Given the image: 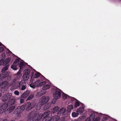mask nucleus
<instances>
[{
  "label": "nucleus",
  "instance_id": "nucleus-4",
  "mask_svg": "<svg viewBox=\"0 0 121 121\" xmlns=\"http://www.w3.org/2000/svg\"><path fill=\"white\" fill-rule=\"evenodd\" d=\"M30 72V70L29 69H26L24 71V73L22 77L24 81L27 80L29 77V74Z\"/></svg>",
  "mask_w": 121,
  "mask_h": 121
},
{
  "label": "nucleus",
  "instance_id": "nucleus-40",
  "mask_svg": "<svg viewBox=\"0 0 121 121\" xmlns=\"http://www.w3.org/2000/svg\"><path fill=\"white\" fill-rule=\"evenodd\" d=\"M1 59L4 60L5 58V55L4 53H2L1 56Z\"/></svg>",
  "mask_w": 121,
  "mask_h": 121
},
{
  "label": "nucleus",
  "instance_id": "nucleus-29",
  "mask_svg": "<svg viewBox=\"0 0 121 121\" xmlns=\"http://www.w3.org/2000/svg\"><path fill=\"white\" fill-rule=\"evenodd\" d=\"M79 114L78 112H73L72 113V116L73 117H78V115Z\"/></svg>",
  "mask_w": 121,
  "mask_h": 121
},
{
  "label": "nucleus",
  "instance_id": "nucleus-53",
  "mask_svg": "<svg viewBox=\"0 0 121 121\" xmlns=\"http://www.w3.org/2000/svg\"><path fill=\"white\" fill-rule=\"evenodd\" d=\"M32 77H31V80H30L31 82V81L33 82V80H32Z\"/></svg>",
  "mask_w": 121,
  "mask_h": 121
},
{
  "label": "nucleus",
  "instance_id": "nucleus-39",
  "mask_svg": "<svg viewBox=\"0 0 121 121\" xmlns=\"http://www.w3.org/2000/svg\"><path fill=\"white\" fill-rule=\"evenodd\" d=\"M62 96V98L64 99H66L67 98V95L63 93Z\"/></svg>",
  "mask_w": 121,
  "mask_h": 121
},
{
  "label": "nucleus",
  "instance_id": "nucleus-30",
  "mask_svg": "<svg viewBox=\"0 0 121 121\" xmlns=\"http://www.w3.org/2000/svg\"><path fill=\"white\" fill-rule=\"evenodd\" d=\"M40 74L38 72H37L35 74L34 77L35 78H36L39 77L40 76Z\"/></svg>",
  "mask_w": 121,
  "mask_h": 121
},
{
  "label": "nucleus",
  "instance_id": "nucleus-44",
  "mask_svg": "<svg viewBox=\"0 0 121 121\" xmlns=\"http://www.w3.org/2000/svg\"><path fill=\"white\" fill-rule=\"evenodd\" d=\"M42 93L41 91L37 93V95L39 96H41L42 95Z\"/></svg>",
  "mask_w": 121,
  "mask_h": 121
},
{
  "label": "nucleus",
  "instance_id": "nucleus-41",
  "mask_svg": "<svg viewBox=\"0 0 121 121\" xmlns=\"http://www.w3.org/2000/svg\"><path fill=\"white\" fill-rule=\"evenodd\" d=\"M30 86L33 89H34L35 88V86H36L35 84V83L33 84H30Z\"/></svg>",
  "mask_w": 121,
  "mask_h": 121
},
{
  "label": "nucleus",
  "instance_id": "nucleus-23",
  "mask_svg": "<svg viewBox=\"0 0 121 121\" xmlns=\"http://www.w3.org/2000/svg\"><path fill=\"white\" fill-rule=\"evenodd\" d=\"M73 109V106L72 105H69L67 107V111L68 112H69Z\"/></svg>",
  "mask_w": 121,
  "mask_h": 121
},
{
  "label": "nucleus",
  "instance_id": "nucleus-16",
  "mask_svg": "<svg viewBox=\"0 0 121 121\" xmlns=\"http://www.w3.org/2000/svg\"><path fill=\"white\" fill-rule=\"evenodd\" d=\"M50 113V111L48 110L45 112L43 114H41L42 118L43 117H48V116Z\"/></svg>",
  "mask_w": 121,
  "mask_h": 121
},
{
  "label": "nucleus",
  "instance_id": "nucleus-27",
  "mask_svg": "<svg viewBox=\"0 0 121 121\" xmlns=\"http://www.w3.org/2000/svg\"><path fill=\"white\" fill-rule=\"evenodd\" d=\"M21 69H20L16 74V75L17 76V78H19L21 77Z\"/></svg>",
  "mask_w": 121,
  "mask_h": 121
},
{
  "label": "nucleus",
  "instance_id": "nucleus-55",
  "mask_svg": "<svg viewBox=\"0 0 121 121\" xmlns=\"http://www.w3.org/2000/svg\"><path fill=\"white\" fill-rule=\"evenodd\" d=\"M1 95H2L1 94V93H0V97L1 96Z\"/></svg>",
  "mask_w": 121,
  "mask_h": 121
},
{
  "label": "nucleus",
  "instance_id": "nucleus-20",
  "mask_svg": "<svg viewBox=\"0 0 121 121\" xmlns=\"http://www.w3.org/2000/svg\"><path fill=\"white\" fill-rule=\"evenodd\" d=\"M11 60V59L10 58L8 57L7 58L3 63V65H5L8 64Z\"/></svg>",
  "mask_w": 121,
  "mask_h": 121
},
{
  "label": "nucleus",
  "instance_id": "nucleus-31",
  "mask_svg": "<svg viewBox=\"0 0 121 121\" xmlns=\"http://www.w3.org/2000/svg\"><path fill=\"white\" fill-rule=\"evenodd\" d=\"M50 105L49 104H46L44 107V110H46L48 109L50 107Z\"/></svg>",
  "mask_w": 121,
  "mask_h": 121
},
{
  "label": "nucleus",
  "instance_id": "nucleus-6",
  "mask_svg": "<svg viewBox=\"0 0 121 121\" xmlns=\"http://www.w3.org/2000/svg\"><path fill=\"white\" fill-rule=\"evenodd\" d=\"M49 98L48 97H42L39 100V102L43 105L46 104L48 101Z\"/></svg>",
  "mask_w": 121,
  "mask_h": 121
},
{
  "label": "nucleus",
  "instance_id": "nucleus-32",
  "mask_svg": "<svg viewBox=\"0 0 121 121\" xmlns=\"http://www.w3.org/2000/svg\"><path fill=\"white\" fill-rule=\"evenodd\" d=\"M43 117V119L42 121H50L51 119V118L49 117Z\"/></svg>",
  "mask_w": 121,
  "mask_h": 121
},
{
  "label": "nucleus",
  "instance_id": "nucleus-52",
  "mask_svg": "<svg viewBox=\"0 0 121 121\" xmlns=\"http://www.w3.org/2000/svg\"><path fill=\"white\" fill-rule=\"evenodd\" d=\"M16 81V79H14L13 80V82H15Z\"/></svg>",
  "mask_w": 121,
  "mask_h": 121
},
{
  "label": "nucleus",
  "instance_id": "nucleus-21",
  "mask_svg": "<svg viewBox=\"0 0 121 121\" xmlns=\"http://www.w3.org/2000/svg\"><path fill=\"white\" fill-rule=\"evenodd\" d=\"M83 109L84 108H83L80 107L77 110V112H78L79 114H81L83 112Z\"/></svg>",
  "mask_w": 121,
  "mask_h": 121
},
{
  "label": "nucleus",
  "instance_id": "nucleus-18",
  "mask_svg": "<svg viewBox=\"0 0 121 121\" xmlns=\"http://www.w3.org/2000/svg\"><path fill=\"white\" fill-rule=\"evenodd\" d=\"M9 66V65H8L2 68L1 70V72L2 73L6 74L7 72H6L5 71L8 69Z\"/></svg>",
  "mask_w": 121,
  "mask_h": 121
},
{
  "label": "nucleus",
  "instance_id": "nucleus-33",
  "mask_svg": "<svg viewBox=\"0 0 121 121\" xmlns=\"http://www.w3.org/2000/svg\"><path fill=\"white\" fill-rule=\"evenodd\" d=\"M68 98L71 101V102H73V101H75L76 100L73 97L68 96Z\"/></svg>",
  "mask_w": 121,
  "mask_h": 121
},
{
  "label": "nucleus",
  "instance_id": "nucleus-50",
  "mask_svg": "<svg viewBox=\"0 0 121 121\" xmlns=\"http://www.w3.org/2000/svg\"><path fill=\"white\" fill-rule=\"evenodd\" d=\"M55 100V99H54V100L53 99L52 101V103L53 104H55L56 102V101Z\"/></svg>",
  "mask_w": 121,
  "mask_h": 121
},
{
  "label": "nucleus",
  "instance_id": "nucleus-15",
  "mask_svg": "<svg viewBox=\"0 0 121 121\" xmlns=\"http://www.w3.org/2000/svg\"><path fill=\"white\" fill-rule=\"evenodd\" d=\"M15 99L14 98L10 99L8 102V103H6L8 105V106H10L14 104L15 102Z\"/></svg>",
  "mask_w": 121,
  "mask_h": 121
},
{
  "label": "nucleus",
  "instance_id": "nucleus-49",
  "mask_svg": "<svg viewBox=\"0 0 121 121\" xmlns=\"http://www.w3.org/2000/svg\"><path fill=\"white\" fill-rule=\"evenodd\" d=\"M24 101V100L23 99H20V103H23Z\"/></svg>",
  "mask_w": 121,
  "mask_h": 121
},
{
  "label": "nucleus",
  "instance_id": "nucleus-10",
  "mask_svg": "<svg viewBox=\"0 0 121 121\" xmlns=\"http://www.w3.org/2000/svg\"><path fill=\"white\" fill-rule=\"evenodd\" d=\"M19 60L18 59H17L14 62L11 67L13 70H16L18 69L17 67V65H18L19 63Z\"/></svg>",
  "mask_w": 121,
  "mask_h": 121
},
{
  "label": "nucleus",
  "instance_id": "nucleus-13",
  "mask_svg": "<svg viewBox=\"0 0 121 121\" xmlns=\"http://www.w3.org/2000/svg\"><path fill=\"white\" fill-rule=\"evenodd\" d=\"M60 117L59 116H56L53 117L51 120L52 121H64L65 119L64 118H61L59 120Z\"/></svg>",
  "mask_w": 121,
  "mask_h": 121
},
{
  "label": "nucleus",
  "instance_id": "nucleus-3",
  "mask_svg": "<svg viewBox=\"0 0 121 121\" xmlns=\"http://www.w3.org/2000/svg\"><path fill=\"white\" fill-rule=\"evenodd\" d=\"M53 92V96L55 99L56 100L60 98L61 92L59 89H54Z\"/></svg>",
  "mask_w": 121,
  "mask_h": 121
},
{
  "label": "nucleus",
  "instance_id": "nucleus-9",
  "mask_svg": "<svg viewBox=\"0 0 121 121\" xmlns=\"http://www.w3.org/2000/svg\"><path fill=\"white\" fill-rule=\"evenodd\" d=\"M23 105L25 106V108L26 107V110L27 111L30 110L33 108L35 105L33 103H27L25 105Z\"/></svg>",
  "mask_w": 121,
  "mask_h": 121
},
{
  "label": "nucleus",
  "instance_id": "nucleus-5",
  "mask_svg": "<svg viewBox=\"0 0 121 121\" xmlns=\"http://www.w3.org/2000/svg\"><path fill=\"white\" fill-rule=\"evenodd\" d=\"M12 85V84H9L8 82L5 81L2 82L0 84V87L1 88H4V89H7L9 87Z\"/></svg>",
  "mask_w": 121,
  "mask_h": 121
},
{
  "label": "nucleus",
  "instance_id": "nucleus-28",
  "mask_svg": "<svg viewBox=\"0 0 121 121\" xmlns=\"http://www.w3.org/2000/svg\"><path fill=\"white\" fill-rule=\"evenodd\" d=\"M6 77V73H2L0 74V79H2L5 78Z\"/></svg>",
  "mask_w": 121,
  "mask_h": 121
},
{
  "label": "nucleus",
  "instance_id": "nucleus-57",
  "mask_svg": "<svg viewBox=\"0 0 121 121\" xmlns=\"http://www.w3.org/2000/svg\"><path fill=\"white\" fill-rule=\"evenodd\" d=\"M13 83H14V82H13V83H13Z\"/></svg>",
  "mask_w": 121,
  "mask_h": 121
},
{
  "label": "nucleus",
  "instance_id": "nucleus-43",
  "mask_svg": "<svg viewBox=\"0 0 121 121\" xmlns=\"http://www.w3.org/2000/svg\"><path fill=\"white\" fill-rule=\"evenodd\" d=\"M4 60L1 59L0 60V65H3V63L4 62Z\"/></svg>",
  "mask_w": 121,
  "mask_h": 121
},
{
  "label": "nucleus",
  "instance_id": "nucleus-48",
  "mask_svg": "<svg viewBox=\"0 0 121 121\" xmlns=\"http://www.w3.org/2000/svg\"><path fill=\"white\" fill-rule=\"evenodd\" d=\"M7 79L8 81H9L11 80V77L9 76H8L7 77Z\"/></svg>",
  "mask_w": 121,
  "mask_h": 121
},
{
  "label": "nucleus",
  "instance_id": "nucleus-1",
  "mask_svg": "<svg viewBox=\"0 0 121 121\" xmlns=\"http://www.w3.org/2000/svg\"><path fill=\"white\" fill-rule=\"evenodd\" d=\"M42 118L41 114L39 115L37 112L34 111L31 112L29 115V119L27 121H39Z\"/></svg>",
  "mask_w": 121,
  "mask_h": 121
},
{
  "label": "nucleus",
  "instance_id": "nucleus-35",
  "mask_svg": "<svg viewBox=\"0 0 121 121\" xmlns=\"http://www.w3.org/2000/svg\"><path fill=\"white\" fill-rule=\"evenodd\" d=\"M108 116H106L104 117V118L102 119L101 121H106V120L108 119Z\"/></svg>",
  "mask_w": 121,
  "mask_h": 121
},
{
  "label": "nucleus",
  "instance_id": "nucleus-12",
  "mask_svg": "<svg viewBox=\"0 0 121 121\" xmlns=\"http://www.w3.org/2000/svg\"><path fill=\"white\" fill-rule=\"evenodd\" d=\"M8 107V105L5 103L0 107V113L4 112Z\"/></svg>",
  "mask_w": 121,
  "mask_h": 121
},
{
  "label": "nucleus",
  "instance_id": "nucleus-14",
  "mask_svg": "<svg viewBox=\"0 0 121 121\" xmlns=\"http://www.w3.org/2000/svg\"><path fill=\"white\" fill-rule=\"evenodd\" d=\"M95 115L94 112H92L89 118H87L85 121H93L95 118Z\"/></svg>",
  "mask_w": 121,
  "mask_h": 121
},
{
  "label": "nucleus",
  "instance_id": "nucleus-45",
  "mask_svg": "<svg viewBox=\"0 0 121 121\" xmlns=\"http://www.w3.org/2000/svg\"><path fill=\"white\" fill-rule=\"evenodd\" d=\"M6 52H7V55H9L10 53H11V52L9 50H7Z\"/></svg>",
  "mask_w": 121,
  "mask_h": 121
},
{
  "label": "nucleus",
  "instance_id": "nucleus-7",
  "mask_svg": "<svg viewBox=\"0 0 121 121\" xmlns=\"http://www.w3.org/2000/svg\"><path fill=\"white\" fill-rule=\"evenodd\" d=\"M25 108V107L23 105H22L21 106H19L16 109L14 112V113L15 114H19L23 111Z\"/></svg>",
  "mask_w": 121,
  "mask_h": 121
},
{
  "label": "nucleus",
  "instance_id": "nucleus-17",
  "mask_svg": "<svg viewBox=\"0 0 121 121\" xmlns=\"http://www.w3.org/2000/svg\"><path fill=\"white\" fill-rule=\"evenodd\" d=\"M66 111V109L65 108H63L60 109L58 114H59L63 115Z\"/></svg>",
  "mask_w": 121,
  "mask_h": 121
},
{
  "label": "nucleus",
  "instance_id": "nucleus-8",
  "mask_svg": "<svg viewBox=\"0 0 121 121\" xmlns=\"http://www.w3.org/2000/svg\"><path fill=\"white\" fill-rule=\"evenodd\" d=\"M12 96L11 93H8L5 94L3 96L2 98V100L3 101H5L8 100Z\"/></svg>",
  "mask_w": 121,
  "mask_h": 121
},
{
  "label": "nucleus",
  "instance_id": "nucleus-47",
  "mask_svg": "<svg viewBox=\"0 0 121 121\" xmlns=\"http://www.w3.org/2000/svg\"><path fill=\"white\" fill-rule=\"evenodd\" d=\"M100 120V118H96L95 121H99Z\"/></svg>",
  "mask_w": 121,
  "mask_h": 121
},
{
  "label": "nucleus",
  "instance_id": "nucleus-22",
  "mask_svg": "<svg viewBox=\"0 0 121 121\" xmlns=\"http://www.w3.org/2000/svg\"><path fill=\"white\" fill-rule=\"evenodd\" d=\"M59 109L58 106L55 107L52 109V112L53 113H55L57 112Z\"/></svg>",
  "mask_w": 121,
  "mask_h": 121
},
{
  "label": "nucleus",
  "instance_id": "nucleus-51",
  "mask_svg": "<svg viewBox=\"0 0 121 121\" xmlns=\"http://www.w3.org/2000/svg\"><path fill=\"white\" fill-rule=\"evenodd\" d=\"M3 121H8V120L7 119H5L4 120H3ZM15 121L14 120H12L11 121Z\"/></svg>",
  "mask_w": 121,
  "mask_h": 121
},
{
  "label": "nucleus",
  "instance_id": "nucleus-38",
  "mask_svg": "<svg viewBox=\"0 0 121 121\" xmlns=\"http://www.w3.org/2000/svg\"><path fill=\"white\" fill-rule=\"evenodd\" d=\"M85 116H82L80 117L78 119L79 121H83V119H85Z\"/></svg>",
  "mask_w": 121,
  "mask_h": 121
},
{
  "label": "nucleus",
  "instance_id": "nucleus-26",
  "mask_svg": "<svg viewBox=\"0 0 121 121\" xmlns=\"http://www.w3.org/2000/svg\"><path fill=\"white\" fill-rule=\"evenodd\" d=\"M43 105H41V103L39 102L38 103L36 107V109L37 110H39L41 108V107Z\"/></svg>",
  "mask_w": 121,
  "mask_h": 121
},
{
  "label": "nucleus",
  "instance_id": "nucleus-37",
  "mask_svg": "<svg viewBox=\"0 0 121 121\" xmlns=\"http://www.w3.org/2000/svg\"><path fill=\"white\" fill-rule=\"evenodd\" d=\"M34 94H32L30 95L27 98V100H30L32 99L34 97Z\"/></svg>",
  "mask_w": 121,
  "mask_h": 121
},
{
  "label": "nucleus",
  "instance_id": "nucleus-2",
  "mask_svg": "<svg viewBox=\"0 0 121 121\" xmlns=\"http://www.w3.org/2000/svg\"><path fill=\"white\" fill-rule=\"evenodd\" d=\"M49 81L46 79L43 76L41 77V79L37 80L35 82V84L37 87L42 86L48 82Z\"/></svg>",
  "mask_w": 121,
  "mask_h": 121
},
{
  "label": "nucleus",
  "instance_id": "nucleus-25",
  "mask_svg": "<svg viewBox=\"0 0 121 121\" xmlns=\"http://www.w3.org/2000/svg\"><path fill=\"white\" fill-rule=\"evenodd\" d=\"M50 87V85L48 84H47L44 85L42 89L43 90H46L49 89Z\"/></svg>",
  "mask_w": 121,
  "mask_h": 121
},
{
  "label": "nucleus",
  "instance_id": "nucleus-54",
  "mask_svg": "<svg viewBox=\"0 0 121 121\" xmlns=\"http://www.w3.org/2000/svg\"><path fill=\"white\" fill-rule=\"evenodd\" d=\"M2 45V44L0 42V46Z\"/></svg>",
  "mask_w": 121,
  "mask_h": 121
},
{
  "label": "nucleus",
  "instance_id": "nucleus-34",
  "mask_svg": "<svg viewBox=\"0 0 121 121\" xmlns=\"http://www.w3.org/2000/svg\"><path fill=\"white\" fill-rule=\"evenodd\" d=\"M80 105V103L78 101H76L75 104H74V107L76 108L78 107V106Z\"/></svg>",
  "mask_w": 121,
  "mask_h": 121
},
{
  "label": "nucleus",
  "instance_id": "nucleus-36",
  "mask_svg": "<svg viewBox=\"0 0 121 121\" xmlns=\"http://www.w3.org/2000/svg\"><path fill=\"white\" fill-rule=\"evenodd\" d=\"M24 65V63L22 62H20L19 66V67L20 69H21L22 68L23 66Z\"/></svg>",
  "mask_w": 121,
  "mask_h": 121
},
{
  "label": "nucleus",
  "instance_id": "nucleus-42",
  "mask_svg": "<svg viewBox=\"0 0 121 121\" xmlns=\"http://www.w3.org/2000/svg\"><path fill=\"white\" fill-rule=\"evenodd\" d=\"M14 93L17 95H18L19 94V92L17 90L15 91L14 92Z\"/></svg>",
  "mask_w": 121,
  "mask_h": 121
},
{
  "label": "nucleus",
  "instance_id": "nucleus-11",
  "mask_svg": "<svg viewBox=\"0 0 121 121\" xmlns=\"http://www.w3.org/2000/svg\"><path fill=\"white\" fill-rule=\"evenodd\" d=\"M26 82L24 80H22L20 82L19 84V89L20 90H23L26 88Z\"/></svg>",
  "mask_w": 121,
  "mask_h": 121
},
{
  "label": "nucleus",
  "instance_id": "nucleus-46",
  "mask_svg": "<svg viewBox=\"0 0 121 121\" xmlns=\"http://www.w3.org/2000/svg\"><path fill=\"white\" fill-rule=\"evenodd\" d=\"M4 50V48L2 47H0V53L2 52Z\"/></svg>",
  "mask_w": 121,
  "mask_h": 121
},
{
  "label": "nucleus",
  "instance_id": "nucleus-19",
  "mask_svg": "<svg viewBox=\"0 0 121 121\" xmlns=\"http://www.w3.org/2000/svg\"><path fill=\"white\" fill-rule=\"evenodd\" d=\"M15 108V107L14 106H12L9 108L7 110V112L8 113H10L13 111Z\"/></svg>",
  "mask_w": 121,
  "mask_h": 121
},
{
  "label": "nucleus",
  "instance_id": "nucleus-56",
  "mask_svg": "<svg viewBox=\"0 0 121 121\" xmlns=\"http://www.w3.org/2000/svg\"><path fill=\"white\" fill-rule=\"evenodd\" d=\"M33 73H32V75H33Z\"/></svg>",
  "mask_w": 121,
  "mask_h": 121
},
{
  "label": "nucleus",
  "instance_id": "nucleus-24",
  "mask_svg": "<svg viewBox=\"0 0 121 121\" xmlns=\"http://www.w3.org/2000/svg\"><path fill=\"white\" fill-rule=\"evenodd\" d=\"M29 92L28 91H26L23 93L21 97L22 98H25L27 97L29 95Z\"/></svg>",
  "mask_w": 121,
  "mask_h": 121
}]
</instances>
